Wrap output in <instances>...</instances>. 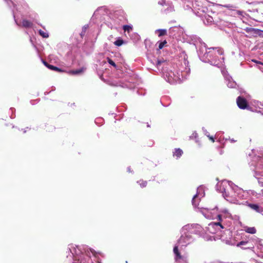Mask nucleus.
<instances>
[{"label": "nucleus", "instance_id": "8", "mask_svg": "<svg viewBox=\"0 0 263 263\" xmlns=\"http://www.w3.org/2000/svg\"><path fill=\"white\" fill-rule=\"evenodd\" d=\"M183 154V151L180 148H176L175 149L174 152H173V156L174 157H176L177 158H179Z\"/></svg>", "mask_w": 263, "mask_h": 263}, {"label": "nucleus", "instance_id": "21", "mask_svg": "<svg viewBox=\"0 0 263 263\" xmlns=\"http://www.w3.org/2000/svg\"><path fill=\"white\" fill-rule=\"evenodd\" d=\"M209 138V139L212 142H215V140L213 138V136H210V135H208L207 136Z\"/></svg>", "mask_w": 263, "mask_h": 263}, {"label": "nucleus", "instance_id": "14", "mask_svg": "<svg viewBox=\"0 0 263 263\" xmlns=\"http://www.w3.org/2000/svg\"><path fill=\"white\" fill-rule=\"evenodd\" d=\"M39 33L40 35H41L43 37L47 38L49 36L48 33L45 32L42 30H40L39 31Z\"/></svg>", "mask_w": 263, "mask_h": 263}, {"label": "nucleus", "instance_id": "12", "mask_svg": "<svg viewBox=\"0 0 263 263\" xmlns=\"http://www.w3.org/2000/svg\"><path fill=\"white\" fill-rule=\"evenodd\" d=\"M159 33L158 36L160 37L167 34V30L164 29H160L156 30Z\"/></svg>", "mask_w": 263, "mask_h": 263}, {"label": "nucleus", "instance_id": "23", "mask_svg": "<svg viewBox=\"0 0 263 263\" xmlns=\"http://www.w3.org/2000/svg\"><path fill=\"white\" fill-rule=\"evenodd\" d=\"M197 197V195H195L193 199H192V202H193V204H194V200H195V199Z\"/></svg>", "mask_w": 263, "mask_h": 263}, {"label": "nucleus", "instance_id": "7", "mask_svg": "<svg viewBox=\"0 0 263 263\" xmlns=\"http://www.w3.org/2000/svg\"><path fill=\"white\" fill-rule=\"evenodd\" d=\"M22 24V26L26 28H31L33 26V24L30 21L27 20H23Z\"/></svg>", "mask_w": 263, "mask_h": 263}, {"label": "nucleus", "instance_id": "16", "mask_svg": "<svg viewBox=\"0 0 263 263\" xmlns=\"http://www.w3.org/2000/svg\"><path fill=\"white\" fill-rule=\"evenodd\" d=\"M141 187H145L147 185V182L143 180H140L137 182Z\"/></svg>", "mask_w": 263, "mask_h": 263}, {"label": "nucleus", "instance_id": "3", "mask_svg": "<svg viewBox=\"0 0 263 263\" xmlns=\"http://www.w3.org/2000/svg\"><path fill=\"white\" fill-rule=\"evenodd\" d=\"M173 252L175 254V259L176 261H179L180 260H184V257L181 255L178 250V246H175L173 249Z\"/></svg>", "mask_w": 263, "mask_h": 263}, {"label": "nucleus", "instance_id": "10", "mask_svg": "<svg viewBox=\"0 0 263 263\" xmlns=\"http://www.w3.org/2000/svg\"><path fill=\"white\" fill-rule=\"evenodd\" d=\"M85 70L86 68L82 67L81 68L78 70H71L70 71V73L72 74H78L83 72Z\"/></svg>", "mask_w": 263, "mask_h": 263}, {"label": "nucleus", "instance_id": "1", "mask_svg": "<svg viewBox=\"0 0 263 263\" xmlns=\"http://www.w3.org/2000/svg\"><path fill=\"white\" fill-rule=\"evenodd\" d=\"M236 103L238 107L241 109H248L250 106L246 98L239 96L236 99Z\"/></svg>", "mask_w": 263, "mask_h": 263}, {"label": "nucleus", "instance_id": "17", "mask_svg": "<svg viewBox=\"0 0 263 263\" xmlns=\"http://www.w3.org/2000/svg\"><path fill=\"white\" fill-rule=\"evenodd\" d=\"M166 44H167V42L166 40H164L163 42H160L159 44V49H162L163 48V47L166 45Z\"/></svg>", "mask_w": 263, "mask_h": 263}, {"label": "nucleus", "instance_id": "24", "mask_svg": "<svg viewBox=\"0 0 263 263\" xmlns=\"http://www.w3.org/2000/svg\"><path fill=\"white\" fill-rule=\"evenodd\" d=\"M252 61H253V62H255V63H258V64H260L263 65V63H261V62H258V61H257L256 60H252Z\"/></svg>", "mask_w": 263, "mask_h": 263}, {"label": "nucleus", "instance_id": "4", "mask_svg": "<svg viewBox=\"0 0 263 263\" xmlns=\"http://www.w3.org/2000/svg\"><path fill=\"white\" fill-rule=\"evenodd\" d=\"M44 65L48 67L49 69L52 70H54L58 72H63L64 70L52 65H50L48 64L46 62H44Z\"/></svg>", "mask_w": 263, "mask_h": 263}, {"label": "nucleus", "instance_id": "20", "mask_svg": "<svg viewBox=\"0 0 263 263\" xmlns=\"http://www.w3.org/2000/svg\"><path fill=\"white\" fill-rule=\"evenodd\" d=\"M217 218L218 221H220V222H221V221H222V216L220 214H219L217 215Z\"/></svg>", "mask_w": 263, "mask_h": 263}, {"label": "nucleus", "instance_id": "18", "mask_svg": "<svg viewBox=\"0 0 263 263\" xmlns=\"http://www.w3.org/2000/svg\"><path fill=\"white\" fill-rule=\"evenodd\" d=\"M107 62L108 63L110 64L111 65L115 67H116V64L110 58H107Z\"/></svg>", "mask_w": 263, "mask_h": 263}, {"label": "nucleus", "instance_id": "5", "mask_svg": "<svg viewBox=\"0 0 263 263\" xmlns=\"http://www.w3.org/2000/svg\"><path fill=\"white\" fill-rule=\"evenodd\" d=\"M209 226L212 227V228H216L219 227L218 228V230H221V229H224V226L221 224V222L220 221L218 222H212L209 224Z\"/></svg>", "mask_w": 263, "mask_h": 263}, {"label": "nucleus", "instance_id": "2", "mask_svg": "<svg viewBox=\"0 0 263 263\" xmlns=\"http://www.w3.org/2000/svg\"><path fill=\"white\" fill-rule=\"evenodd\" d=\"M192 240L191 235H182L178 240V243L182 246H186L191 243Z\"/></svg>", "mask_w": 263, "mask_h": 263}, {"label": "nucleus", "instance_id": "13", "mask_svg": "<svg viewBox=\"0 0 263 263\" xmlns=\"http://www.w3.org/2000/svg\"><path fill=\"white\" fill-rule=\"evenodd\" d=\"M123 29L125 32L127 31L129 33L133 30V27L129 25H126L123 26Z\"/></svg>", "mask_w": 263, "mask_h": 263}, {"label": "nucleus", "instance_id": "19", "mask_svg": "<svg viewBox=\"0 0 263 263\" xmlns=\"http://www.w3.org/2000/svg\"><path fill=\"white\" fill-rule=\"evenodd\" d=\"M248 243V241H241L237 243V246L239 247L241 245H245Z\"/></svg>", "mask_w": 263, "mask_h": 263}, {"label": "nucleus", "instance_id": "6", "mask_svg": "<svg viewBox=\"0 0 263 263\" xmlns=\"http://www.w3.org/2000/svg\"><path fill=\"white\" fill-rule=\"evenodd\" d=\"M249 206L258 213L263 212V208H260L257 204L250 203L249 204Z\"/></svg>", "mask_w": 263, "mask_h": 263}, {"label": "nucleus", "instance_id": "9", "mask_svg": "<svg viewBox=\"0 0 263 263\" xmlns=\"http://www.w3.org/2000/svg\"><path fill=\"white\" fill-rule=\"evenodd\" d=\"M249 30L254 34H258L260 36H263V31L255 28H250Z\"/></svg>", "mask_w": 263, "mask_h": 263}, {"label": "nucleus", "instance_id": "26", "mask_svg": "<svg viewBox=\"0 0 263 263\" xmlns=\"http://www.w3.org/2000/svg\"><path fill=\"white\" fill-rule=\"evenodd\" d=\"M248 248H249V247H248V248H244L243 249H248Z\"/></svg>", "mask_w": 263, "mask_h": 263}, {"label": "nucleus", "instance_id": "11", "mask_svg": "<svg viewBox=\"0 0 263 263\" xmlns=\"http://www.w3.org/2000/svg\"><path fill=\"white\" fill-rule=\"evenodd\" d=\"M246 232L250 234H255L256 232V230L254 227H247L245 229Z\"/></svg>", "mask_w": 263, "mask_h": 263}, {"label": "nucleus", "instance_id": "22", "mask_svg": "<svg viewBox=\"0 0 263 263\" xmlns=\"http://www.w3.org/2000/svg\"><path fill=\"white\" fill-rule=\"evenodd\" d=\"M217 52L219 54L221 55L223 53V51L221 49L218 48Z\"/></svg>", "mask_w": 263, "mask_h": 263}, {"label": "nucleus", "instance_id": "15", "mask_svg": "<svg viewBox=\"0 0 263 263\" xmlns=\"http://www.w3.org/2000/svg\"><path fill=\"white\" fill-rule=\"evenodd\" d=\"M124 43V41L122 39H118L114 42V44L117 46H120Z\"/></svg>", "mask_w": 263, "mask_h": 263}, {"label": "nucleus", "instance_id": "25", "mask_svg": "<svg viewBox=\"0 0 263 263\" xmlns=\"http://www.w3.org/2000/svg\"><path fill=\"white\" fill-rule=\"evenodd\" d=\"M161 63V62L160 61H158V64H159Z\"/></svg>", "mask_w": 263, "mask_h": 263}]
</instances>
